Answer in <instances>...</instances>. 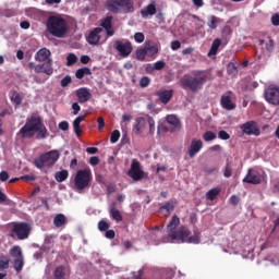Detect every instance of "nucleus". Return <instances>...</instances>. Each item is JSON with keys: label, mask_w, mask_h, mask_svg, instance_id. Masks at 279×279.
Instances as JSON below:
<instances>
[{"label": "nucleus", "mask_w": 279, "mask_h": 279, "mask_svg": "<svg viewBox=\"0 0 279 279\" xmlns=\"http://www.w3.org/2000/svg\"><path fill=\"white\" fill-rule=\"evenodd\" d=\"M180 218L178 215L172 216L170 222L167 226L169 239H171L172 243H193L194 245H198L202 241V236L199 231H194V234L191 235V230L186 227H180Z\"/></svg>", "instance_id": "nucleus-1"}, {"label": "nucleus", "mask_w": 279, "mask_h": 279, "mask_svg": "<svg viewBox=\"0 0 279 279\" xmlns=\"http://www.w3.org/2000/svg\"><path fill=\"white\" fill-rule=\"evenodd\" d=\"M16 136H20V138H34L36 136L37 141H43L49 136V130L43 122V117L33 113L26 119L24 126L20 129Z\"/></svg>", "instance_id": "nucleus-2"}, {"label": "nucleus", "mask_w": 279, "mask_h": 279, "mask_svg": "<svg viewBox=\"0 0 279 279\" xmlns=\"http://www.w3.org/2000/svg\"><path fill=\"white\" fill-rule=\"evenodd\" d=\"M208 82V73L206 71H192L190 74H184L180 80V86L186 90H191V93H197V90H202L204 88V84Z\"/></svg>", "instance_id": "nucleus-3"}, {"label": "nucleus", "mask_w": 279, "mask_h": 279, "mask_svg": "<svg viewBox=\"0 0 279 279\" xmlns=\"http://www.w3.org/2000/svg\"><path fill=\"white\" fill-rule=\"evenodd\" d=\"M46 29L54 38H64L69 34V24L61 15H50L46 22Z\"/></svg>", "instance_id": "nucleus-4"}, {"label": "nucleus", "mask_w": 279, "mask_h": 279, "mask_svg": "<svg viewBox=\"0 0 279 279\" xmlns=\"http://www.w3.org/2000/svg\"><path fill=\"white\" fill-rule=\"evenodd\" d=\"M12 229L10 230L9 236L11 239H17V241H25L29 239L32 234V225L28 222H12Z\"/></svg>", "instance_id": "nucleus-5"}, {"label": "nucleus", "mask_w": 279, "mask_h": 279, "mask_svg": "<svg viewBox=\"0 0 279 279\" xmlns=\"http://www.w3.org/2000/svg\"><path fill=\"white\" fill-rule=\"evenodd\" d=\"M58 160H60V151L50 150L41 154L39 158L35 159L34 165L37 169H45V167H53Z\"/></svg>", "instance_id": "nucleus-6"}, {"label": "nucleus", "mask_w": 279, "mask_h": 279, "mask_svg": "<svg viewBox=\"0 0 279 279\" xmlns=\"http://www.w3.org/2000/svg\"><path fill=\"white\" fill-rule=\"evenodd\" d=\"M90 182H93V171H90V168L76 171L74 177L76 190L84 191V189H88V186H90Z\"/></svg>", "instance_id": "nucleus-7"}, {"label": "nucleus", "mask_w": 279, "mask_h": 279, "mask_svg": "<svg viewBox=\"0 0 279 279\" xmlns=\"http://www.w3.org/2000/svg\"><path fill=\"white\" fill-rule=\"evenodd\" d=\"M9 254L12 256V258H14L13 268L15 271H17V274L23 271V267L25 266V257H23V251L21 250V246H13Z\"/></svg>", "instance_id": "nucleus-8"}, {"label": "nucleus", "mask_w": 279, "mask_h": 279, "mask_svg": "<svg viewBox=\"0 0 279 279\" xmlns=\"http://www.w3.org/2000/svg\"><path fill=\"white\" fill-rule=\"evenodd\" d=\"M243 182L246 184H262L265 182V171L263 170H256V169H250L243 179Z\"/></svg>", "instance_id": "nucleus-9"}, {"label": "nucleus", "mask_w": 279, "mask_h": 279, "mask_svg": "<svg viewBox=\"0 0 279 279\" xmlns=\"http://www.w3.org/2000/svg\"><path fill=\"white\" fill-rule=\"evenodd\" d=\"M129 178H132L134 182H141L143 178H145V171L141 168V161L136 159H132L131 168L128 171Z\"/></svg>", "instance_id": "nucleus-10"}, {"label": "nucleus", "mask_w": 279, "mask_h": 279, "mask_svg": "<svg viewBox=\"0 0 279 279\" xmlns=\"http://www.w3.org/2000/svg\"><path fill=\"white\" fill-rule=\"evenodd\" d=\"M113 47L116 51L119 52V56H121L122 58H128V56H130L133 50L132 43L124 39L116 40Z\"/></svg>", "instance_id": "nucleus-11"}, {"label": "nucleus", "mask_w": 279, "mask_h": 279, "mask_svg": "<svg viewBox=\"0 0 279 279\" xmlns=\"http://www.w3.org/2000/svg\"><path fill=\"white\" fill-rule=\"evenodd\" d=\"M265 99L272 106H279V88L274 85H270L268 88H266Z\"/></svg>", "instance_id": "nucleus-12"}, {"label": "nucleus", "mask_w": 279, "mask_h": 279, "mask_svg": "<svg viewBox=\"0 0 279 279\" xmlns=\"http://www.w3.org/2000/svg\"><path fill=\"white\" fill-rule=\"evenodd\" d=\"M240 129L246 136H260V129H258V124L255 121H248L242 124Z\"/></svg>", "instance_id": "nucleus-13"}, {"label": "nucleus", "mask_w": 279, "mask_h": 279, "mask_svg": "<svg viewBox=\"0 0 279 279\" xmlns=\"http://www.w3.org/2000/svg\"><path fill=\"white\" fill-rule=\"evenodd\" d=\"M232 92L229 90L225 95L220 97V106L223 108V110H235L236 104L232 101Z\"/></svg>", "instance_id": "nucleus-14"}, {"label": "nucleus", "mask_w": 279, "mask_h": 279, "mask_svg": "<svg viewBox=\"0 0 279 279\" xmlns=\"http://www.w3.org/2000/svg\"><path fill=\"white\" fill-rule=\"evenodd\" d=\"M204 147V142H202V140H192L190 147L187 148V154L190 158H194L195 156H197L198 151H202Z\"/></svg>", "instance_id": "nucleus-15"}, {"label": "nucleus", "mask_w": 279, "mask_h": 279, "mask_svg": "<svg viewBox=\"0 0 279 279\" xmlns=\"http://www.w3.org/2000/svg\"><path fill=\"white\" fill-rule=\"evenodd\" d=\"M101 32H104V28L101 27L94 28L86 38L88 45H93L94 47L99 45V41L101 40Z\"/></svg>", "instance_id": "nucleus-16"}, {"label": "nucleus", "mask_w": 279, "mask_h": 279, "mask_svg": "<svg viewBox=\"0 0 279 279\" xmlns=\"http://www.w3.org/2000/svg\"><path fill=\"white\" fill-rule=\"evenodd\" d=\"M101 29H105L107 38L114 36V28L112 27V16H106L100 22Z\"/></svg>", "instance_id": "nucleus-17"}, {"label": "nucleus", "mask_w": 279, "mask_h": 279, "mask_svg": "<svg viewBox=\"0 0 279 279\" xmlns=\"http://www.w3.org/2000/svg\"><path fill=\"white\" fill-rule=\"evenodd\" d=\"M156 96L158 97L159 101H161L165 106L173 99V89H162L158 90L156 93Z\"/></svg>", "instance_id": "nucleus-18"}, {"label": "nucleus", "mask_w": 279, "mask_h": 279, "mask_svg": "<svg viewBox=\"0 0 279 279\" xmlns=\"http://www.w3.org/2000/svg\"><path fill=\"white\" fill-rule=\"evenodd\" d=\"M173 210H175V202L169 201L165 205H161L159 207L158 213H160L161 215H163V217L167 218L171 216V213H173Z\"/></svg>", "instance_id": "nucleus-19"}, {"label": "nucleus", "mask_w": 279, "mask_h": 279, "mask_svg": "<svg viewBox=\"0 0 279 279\" xmlns=\"http://www.w3.org/2000/svg\"><path fill=\"white\" fill-rule=\"evenodd\" d=\"M120 1V14H131L134 12V1L132 0H119Z\"/></svg>", "instance_id": "nucleus-20"}, {"label": "nucleus", "mask_w": 279, "mask_h": 279, "mask_svg": "<svg viewBox=\"0 0 279 279\" xmlns=\"http://www.w3.org/2000/svg\"><path fill=\"white\" fill-rule=\"evenodd\" d=\"M105 8L108 12H111V14H121L119 0H107Z\"/></svg>", "instance_id": "nucleus-21"}, {"label": "nucleus", "mask_w": 279, "mask_h": 279, "mask_svg": "<svg viewBox=\"0 0 279 279\" xmlns=\"http://www.w3.org/2000/svg\"><path fill=\"white\" fill-rule=\"evenodd\" d=\"M258 45L262 47V50L267 51V53H271V51H274V39L269 36L264 39H259Z\"/></svg>", "instance_id": "nucleus-22"}, {"label": "nucleus", "mask_w": 279, "mask_h": 279, "mask_svg": "<svg viewBox=\"0 0 279 279\" xmlns=\"http://www.w3.org/2000/svg\"><path fill=\"white\" fill-rule=\"evenodd\" d=\"M109 215H110L111 219H113L118 223L120 221H123V216L121 215V211H119V209H117V202L111 203V205L109 207Z\"/></svg>", "instance_id": "nucleus-23"}, {"label": "nucleus", "mask_w": 279, "mask_h": 279, "mask_svg": "<svg viewBox=\"0 0 279 279\" xmlns=\"http://www.w3.org/2000/svg\"><path fill=\"white\" fill-rule=\"evenodd\" d=\"M76 97L81 104H86L90 99V92L86 87L76 90Z\"/></svg>", "instance_id": "nucleus-24"}, {"label": "nucleus", "mask_w": 279, "mask_h": 279, "mask_svg": "<svg viewBox=\"0 0 279 279\" xmlns=\"http://www.w3.org/2000/svg\"><path fill=\"white\" fill-rule=\"evenodd\" d=\"M49 56H51V51L47 48H41L36 52L35 60L36 62H45L46 60H49Z\"/></svg>", "instance_id": "nucleus-25"}, {"label": "nucleus", "mask_w": 279, "mask_h": 279, "mask_svg": "<svg viewBox=\"0 0 279 279\" xmlns=\"http://www.w3.org/2000/svg\"><path fill=\"white\" fill-rule=\"evenodd\" d=\"M156 14V2L153 1L146 8L141 10L142 19H147V16H154Z\"/></svg>", "instance_id": "nucleus-26"}, {"label": "nucleus", "mask_w": 279, "mask_h": 279, "mask_svg": "<svg viewBox=\"0 0 279 279\" xmlns=\"http://www.w3.org/2000/svg\"><path fill=\"white\" fill-rule=\"evenodd\" d=\"M147 128V120L145 118L140 117L136 119V123L134 125V130L136 134H143V131Z\"/></svg>", "instance_id": "nucleus-27"}, {"label": "nucleus", "mask_w": 279, "mask_h": 279, "mask_svg": "<svg viewBox=\"0 0 279 279\" xmlns=\"http://www.w3.org/2000/svg\"><path fill=\"white\" fill-rule=\"evenodd\" d=\"M84 119H86V116H80V117L75 118V120L73 121V130H74V134L76 136H82L81 123H82V121H84Z\"/></svg>", "instance_id": "nucleus-28"}, {"label": "nucleus", "mask_w": 279, "mask_h": 279, "mask_svg": "<svg viewBox=\"0 0 279 279\" xmlns=\"http://www.w3.org/2000/svg\"><path fill=\"white\" fill-rule=\"evenodd\" d=\"M166 121L174 130H180V128L182 125L181 122H180V119L178 117L173 116V114H170V116L166 117Z\"/></svg>", "instance_id": "nucleus-29"}, {"label": "nucleus", "mask_w": 279, "mask_h": 279, "mask_svg": "<svg viewBox=\"0 0 279 279\" xmlns=\"http://www.w3.org/2000/svg\"><path fill=\"white\" fill-rule=\"evenodd\" d=\"M53 279H68L66 268L64 266H59L53 271Z\"/></svg>", "instance_id": "nucleus-30"}, {"label": "nucleus", "mask_w": 279, "mask_h": 279, "mask_svg": "<svg viewBox=\"0 0 279 279\" xmlns=\"http://www.w3.org/2000/svg\"><path fill=\"white\" fill-rule=\"evenodd\" d=\"M227 73L230 77H238L239 76V68L234 62H230L227 65Z\"/></svg>", "instance_id": "nucleus-31"}, {"label": "nucleus", "mask_w": 279, "mask_h": 279, "mask_svg": "<svg viewBox=\"0 0 279 279\" xmlns=\"http://www.w3.org/2000/svg\"><path fill=\"white\" fill-rule=\"evenodd\" d=\"M144 49H146L147 56H156L158 53V46L153 45L151 41H146Z\"/></svg>", "instance_id": "nucleus-32"}, {"label": "nucleus", "mask_w": 279, "mask_h": 279, "mask_svg": "<svg viewBox=\"0 0 279 279\" xmlns=\"http://www.w3.org/2000/svg\"><path fill=\"white\" fill-rule=\"evenodd\" d=\"M221 47V39L216 38L213 44L211 47L209 49L208 56H217L219 48Z\"/></svg>", "instance_id": "nucleus-33"}, {"label": "nucleus", "mask_w": 279, "mask_h": 279, "mask_svg": "<svg viewBox=\"0 0 279 279\" xmlns=\"http://www.w3.org/2000/svg\"><path fill=\"white\" fill-rule=\"evenodd\" d=\"M221 193V189L219 187H213L206 193V199H209V202H215L217 199L218 195Z\"/></svg>", "instance_id": "nucleus-34"}, {"label": "nucleus", "mask_w": 279, "mask_h": 279, "mask_svg": "<svg viewBox=\"0 0 279 279\" xmlns=\"http://www.w3.org/2000/svg\"><path fill=\"white\" fill-rule=\"evenodd\" d=\"M66 223V216L64 214H58L53 219V226L56 228H62Z\"/></svg>", "instance_id": "nucleus-35"}, {"label": "nucleus", "mask_w": 279, "mask_h": 279, "mask_svg": "<svg viewBox=\"0 0 279 279\" xmlns=\"http://www.w3.org/2000/svg\"><path fill=\"white\" fill-rule=\"evenodd\" d=\"M219 23H221V19L215 15H211L208 19L207 26L209 27V29H217V27L219 26Z\"/></svg>", "instance_id": "nucleus-36"}, {"label": "nucleus", "mask_w": 279, "mask_h": 279, "mask_svg": "<svg viewBox=\"0 0 279 279\" xmlns=\"http://www.w3.org/2000/svg\"><path fill=\"white\" fill-rule=\"evenodd\" d=\"M85 75H93V72L89 70V68H81L75 72L76 80H84Z\"/></svg>", "instance_id": "nucleus-37"}, {"label": "nucleus", "mask_w": 279, "mask_h": 279, "mask_svg": "<svg viewBox=\"0 0 279 279\" xmlns=\"http://www.w3.org/2000/svg\"><path fill=\"white\" fill-rule=\"evenodd\" d=\"M43 69L46 75H53V60L48 59L47 62L43 63Z\"/></svg>", "instance_id": "nucleus-38"}, {"label": "nucleus", "mask_w": 279, "mask_h": 279, "mask_svg": "<svg viewBox=\"0 0 279 279\" xmlns=\"http://www.w3.org/2000/svg\"><path fill=\"white\" fill-rule=\"evenodd\" d=\"M69 178V170H61L56 172L54 174V180H57L58 182H64L66 181Z\"/></svg>", "instance_id": "nucleus-39"}, {"label": "nucleus", "mask_w": 279, "mask_h": 279, "mask_svg": "<svg viewBox=\"0 0 279 279\" xmlns=\"http://www.w3.org/2000/svg\"><path fill=\"white\" fill-rule=\"evenodd\" d=\"M215 138H217V134L213 131H206L203 134V141H205L206 143H210V141H215Z\"/></svg>", "instance_id": "nucleus-40"}, {"label": "nucleus", "mask_w": 279, "mask_h": 279, "mask_svg": "<svg viewBox=\"0 0 279 279\" xmlns=\"http://www.w3.org/2000/svg\"><path fill=\"white\" fill-rule=\"evenodd\" d=\"M10 267V257L5 255L0 256V269H8Z\"/></svg>", "instance_id": "nucleus-41"}, {"label": "nucleus", "mask_w": 279, "mask_h": 279, "mask_svg": "<svg viewBox=\"0 0 279 279\" xmlns=\"http://www.w3.org/2000/svg\"><path fill=\"white\" fill-rule=\"evenodd\" d=\"M77 63V56L75 53H70L66 57V66H73V64Z\"/></svg>", "instance_id": "nucleus-42"}, {"label": "nucleus", "mask_w": 279, "mask_h": 279, "mask_svg": "<svg viewBox=\"0 0 279 279\" xmlns=\"http://www.w3.org/2000/svg\"><path fill=\"white\" fill-rule=\"evenodd\" d=\"M147 123L149 125V134L154 136V133L156 132V121L154 118L148 117Z\"/></svg>", "instance_id": "nucleus-43"}, {"label": "nucleus", "mask_w": 279, "mask_h": 279, "mask_svg": "<svg viewBox=\"0 0 279 279\" xmlns=\"http://www.w3.org/2000/svg\"><path fill=\"white\" fill-rule=\"evenodd\" d=\"M98 230H100V232L110 230V223H108L106 220H100L98 222Z\"/></svg>", "instance_id": "nucleus-44"}, {"label": "nucleus", "mask_w": 279, "mask_h": 279, "mask_svg": "<svg viewBox=\"0 0 279 279\" xmlns=\"http://www.w3.org/2000/svg\"><path fill=\"white\" fill-rule=\"evenodd\" d=\"M147 57V50L145 48H140L136 50V58L137 60H145V58Z\"/></svg>", "instance_id": "nucleus-45"}, {"label": "nucleus", "mask_w": 279, "mask_h": 279, "mask_svg": "<svg viewBox=\"0 0 279 279\" xmlns=\"http://www.w3.org/2000/svg\"><path fill=\"white\" fill-rule=\"evenodd\" d=\"M119 138H121V132H119V130H114L111 133L110 143H119Z\"/></svg>", "instance_id": "nucleus-46"}, {"label": "nucleus", "mask_w": 279, "mask_h": 279, "mask_svg": "<svg viewBox=\"0 0 279 279\" xmlns=\"http://www.w3.org/2000/svg\"><path fill=\"white\" fill-rule=\"evenodd\" d=\"M149 84H151V80L148 76H143L140 80V86L141 88H147V86H149Z\"/></svg>", "instance_id": "nucleus-47"}, {"label": "nucleus", "mask_w": 279, "mask_h": 279, "mask_svg": "<svg viewBox=\"0 0 279 279\" xmlns=\"http://www.w3.org/2000/svg\"><path fill=\"white\" fill-rule=\"evenodd\" d=\"M232 34V27L226 25L223 26L222 31H221V35L223 38H228V36H230Z\"/></svg>", "instance_id": "nucleus-48"}, {"label": "nucleus", "mask_w": 279, "mask_h": 279, "mask_svg": "<svg viewBox=\"0 0 279 279\" xmlns=\"http://www.w3.org/2000/svg\"><path fill=\"white\" fill-rule=\"evenodd\" d=\"M122 123H121V129H122V132H125V126L128 125L125 122H130L132 121V117L131 116H128V114H123L122 116Z\"/></svg>", "instance_id": "nucleus-49"}, {"label": "nucleus", "mask_w": 279, "mask_h": 279, "mask_svg": "<svg viewBox=\"0 0 279 279\" xmlns=\"http://www.w3.org/2000/svg\"><path fill=\"white\" fill-rule=\"evenodd\" d=\"M223 177L225 178H232V167L230 163H227L223 170Z\"/></svg>", "instance_id": "nucleus-50"}, {"label": "nucleus", "mask_w": 279, "mask_h": 279, "mask_svg": "<svg viewBox=\"0 0 279 279\" xmlns=\"http://www.w3.org/2000/svg\"><path fill=\"white\" fill-rule=\"evenodd\" d=\"M134 40H135V43H138V44L144 43L145 41V34L135 33Z\"/></svg>", "instance_id": "nucleus-51"}, {"label": "nucleus", "mask_w": 279, "mask_h": 279, "mask_svg": "<svg viewBox=\"0 0 279 279\" xmlns=\"http://www.w3.org/2000/svg\"><path fill=\"white\" fill-rule=\"evenodd\" d=\"M218 138H220L221 141H230V134H228V132L226 131H219Z\"/></svg>", "instance_id": "nucleus-52"}, {"label": "nucleus", "mask_w": 279, "mask_h": 279, "mask_svg": "<svg viewBox=\"0 0 279 279\" xmlns=\"http://www.w3.org/2000/svg\"><path fill=\"white\" fill-rule=\"evenodd\" d=\"M71 82H72L71 76L66 75L65 77H63V78L61 80V86H62V88H66V86H69V84H71Z\"/></svg>", "instance_id": "nucleus-53"}, {"label": "nucleus", "mask_w": 279, "mask_h": 279, "mask_svg": "<svg viewBox=\"0 0 279 279\" xmlns=\"http://www.w3.org/2000/svg\"><path fill=\"white\" fill-rule=\"evenodd\" d=\"M167 63L165 61H157L154 63L155 71H162Z\"/></svg>", "instance_id": "nucleus-54"}, {"label": "nucleus", "mask_w": 279, "mask_h": 279, "mask_svg": "<svg viewBox=\"0 0 279 279\" xmlns=\"http://www.w3.org/2000/svg\"><path fill=\"white\" fill-rule=\"evenodd\" d=\"M97 123H98V131L101 132L104 128H106V121L104 118L99 117L97 118Z\"/></svg>", "instance_id": "nucleus-55"}, {"label": "nucleus", "mask_w": 279, "mask_h": 279, "mask_svg": "<svg viewBox=\"0 0 279 279\" xmlns=\"http://www.w3.org/2000/svg\"><path fill=\"white\" fill-rule=\"evenodd\" d=\"M10 180V174L8 171H1L0 172V182H8Z\"/></svg>", "instance_id": "nucleus-56"}, {"label": "nucleus", "mask_w": 279, "mask_h": 279, "mask_svg": "<svg viewBox=\"0 0 279 279\" xmlns=\"http://www.w3.org/2000/svg\"><path fill=\"white\" fill-rule=\"evenodd\" d=\"M88 162L92 167H97V165H99V157L97 156L90 157Z\"/></svg>", "instance_id": "nucleus-57"}, {"label": "nucleus", "mask_w": 279, "mask_h": 279, "mask_svg": "<svg viewBox=\"0 0 279 279\" xmlns=\"http://www.w3.org/2000/svg\"><path fill=\"white\" fill-rule=\"evenodd\" d=\"M182 47V44L179 40H174L171 43V49L172 51H178Z\"/></svg>", "instance_id": "nucleus-58"}, {"label": "nucleus", "mask_w": 279, "mask_h": 279, "mask_svg": "<svg viewBox=\"0 0 279 279\" xmlns=\"http://www.w3.org/2000/svg\"><path fill=\"white\" fill-rule=\"evenodd\" d=\"M271 24L275 25V27H278V26H279V14H278V13H275V14L271 16Z\"/></svg>", "instance_id": "nucleus-59"}, {"label": "nucleus", "mask_w": 279, "mask_h": 279, "mask_svg": "<svg viewBox=\"0 0 279 279\" xmlns=\"http://www.w3.org/2000/svg\"><path fill=\"white\" fill-rule=\"evenodd\" d=\"M72 110H73V114L76 116V114H80V110H82V107H80V104L74 102L72 105Z\"/></svg>", "instance_id": "nucleus-60"}, {"label": "nucleus", "mask_w": 279, "mask_h": 279, "mask_svg": "<svg viewBox=\"0 0 279 279\" xmlns=\"http://www.w3.org/2000/svg\"><path fill=\"white\" fill-rule=\"evenodd\" d=\"M59 130H62V132H66V130H69V122H66V121L60 122Z\"/></svg>", "instance_id": "nucleus-61"}, {"label": "nucleus", "mask_w": 279, "mask_h": 279, "mask_svg": "<svg viewBox=\"0 0 279 279\" xmlns=\"http://www.w3.org/2000/svg\"><path fill=\"white\" fill-rule=\"evenodd\" d=\"M34 82H36V84H45V82H47V77L35 76Z\"/></svg>", "instance_id": "nucleus-62"}, {"label": "nucleus", "mask_w": 279, "mask_h": 279, "mask_svg": "<svg viewBox=\"0 0 279 279\" xmlns=\"http://www.w3.org/2000/svg\"><path fill=\"white\" fill-rule=\"evenodd\" d=\"M133 279H143V270L132 272Z\"/></svg>", "instance_id": "nucleus-63"}, {"label": "nucleus", "mask_w": 279, "mask_h": 279, "mask_svg": "<svg viewBox=\"0 0 279 279\" xmlns=\"http://www.w3.org/2000/svg\"><path fill=\"white\" fill-rule=\"evenodd\" d=\"M106 239H114L116 233L114 230H107L105 233Z\"/></svg>", "instance_id": "nucleus-64"}]
</instances>
